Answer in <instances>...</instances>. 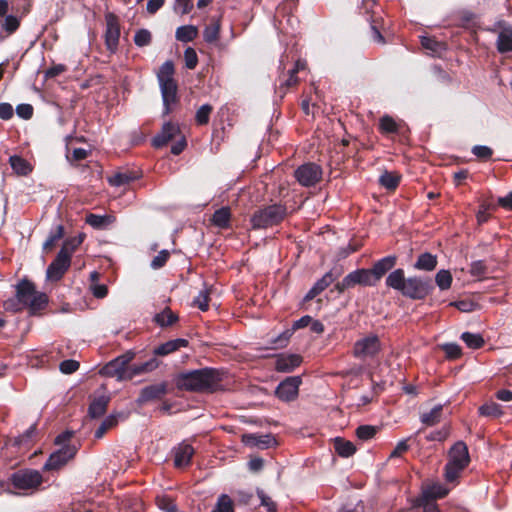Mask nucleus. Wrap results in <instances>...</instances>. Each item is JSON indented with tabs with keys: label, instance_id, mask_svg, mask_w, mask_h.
Masks as SVG:
<instances>
[{
	"label": "nucleus",
	"instance_id": "nucleus-1",
	"mask_svg": "<svg viewBox=\"0 0 512 512\" xmlns=\"http://www.w3.org/2000/svg\"><path fill=\"white\" fill-rule=\"evenodd\" d=\"M385 284L388 288L398 291L403 297L414 301L425 300L435 289L431 278L417 275L406 278L402 268L390 272Z\"/></svg>",
	"mask_w": 512,
	"mask_h": 512
},
{
	"label": "nucleus",
	"instance_id": "nucleus-14",
	"mask_svg": "<svg viewBox=\"0 0 512 512\" xmlns=\"http://www.w3.org/2000/svg\"><path fill=\"white\" fill-rule=\"evenodd\" d=\"M168 392L167 381L145 386L140 390L136 403L142 406L152 401L161 400Z\"/></svg>",
	"mask_w": 512,
	"mask_h": 512
},
{
	"label": "nucleus",
	"instance_id": "nucleus-45",
	"mask_svg": "<svg viewBox=\"0 0 512 512\" xmlns=\"http://www.w3.org/2000/svg\"><path fill=\"white\" fill-rule=\"evenodd\" d=\"M478 411L481 416H485V417L498 418L503 415V410H502L501 405H499L496 402L485 403L479 407Z\"/></svg>",
	"mask_w": 512,
	"mask_h": 512
},
{
	"label": "nucleus",
	"instance_id": "nucleus-2",
	"mask_svg": "<svg viewBox=\"0 0 512 512\" xmlns=\"http://www.w3.org/2000/svg\"><path fill=\"white\" fill-rule=\"evenodd\" d=\"M222 380L223 372L221 370L205 367L177 374L175 385L180 391L214 392L218 389Z\"/></svg>",
	"mask_w": 512,
	"mask_h": 512
},
{
	"label": "nucleus",
	"instance_id": "nucleus-51",
	"mask_svg": "<svg viewBox=\"0 0 512 512\" xmlns=\"http://www.w3.org/2000/svg\"><path fill=\"white\" fill-rule=\"evenodd\" d=\"M453 278L448 270H440L437 272L435 276V283L439 287L440 290H447L451 287Z\"/></svg>",
	"mask_w": 512,
	"mask_h": 512
},
{
	"label": "nucleus",
	"instance_id": "nucleus-35",
	"mask_svg": "<svg viewBox=\"0 0 512 512\" xmlns=\"http://www.w3.org/2000/svg\"><path fill=\"white\" fill-rule=\"evenodd\" d=\"M443 407L442 405L434 406L429 412L422 413L420 421L428 427L435 426L441 421Z\"/></svg>",
	"mask_w": 512,
	"mask_h": 512
},
{
	"label": "nucleus",
	"instance_id": "nucleus-5",
	"mask_svg": "<svg viewBox=\"0 0 512 512\" xmlns=\"http://www.w3.org/2000/svg\"><path fill=\"white\" fill-rule=\"evenodd\" d=\"M16 297L27 306L31 314L35 315L44 310L48 304V296L37 292L34 283L27 279L21 280L16 286Z\"/></svg>",
	"mask_w": 512,
	"mask_h": 512
},
{
	"label": "nucleus",
	"instance_id": "nucleus-43",
	"mask_svg": "<svg viewBox=\"0 0 512 512\" xmlns=\"http://www.w3.org/2000/svg\"><path fill=\"white\" fill-rule=\"evenodd\" d=\"M20 27V18L14 15H6L3 20H0V29L11 35L15 33Z\"/></svg>",
	"mask_w": 512,
	"mask_h": 512
},
{
	"label": "nucleus",
	"instance_id": "nucleus-28",
	"mask_svg": "<svg viewBox=\"0 0 512 512\" xmlns=\"http://www.w3.org/2000/svg\"><path fill=\"white\" fill-rule=\"evenodd\" d=\"M174 74H175L174 63L171 60H167L160 66V68L157 72V80H158L159 86L177 82L174 79Z\"/></svg>",
	"mask_w": 512,
	"mask_h": 512
},
{
	"label": "nucleus",
	"instance_id": "nucleus-19",
	"mask_svg": "<svg viewBox=\"0 0 512 512\" xmlns=\"http://www.w3.org/2000/svg\"><path fill=\"white\" fill-rule=\"evenodd\" d=\"M172 452L174 454V466L176 468H184L191 464L195 450L192 445L184 441L174 447Z\"/></svg>",
	"mask_w": 512,
	"mask_h": 512
},
{
	"label": "nucleus",
	"instance_id": "nucleus-10",
	"mask_svg": "<svg viewBox=\"0 0 512 512\" xmlns=\"http://www.w3.org/2000/svg\"><path fill=\"white\" fill-rule=\"evenodd\" d=\"M106 30L104 34L107 50L114 54L118 50L121 26L119 18L112 12L105 15Z\"/></svg>",
	"mask_w": 512,
	"mask_h": 512
},
{
	"label": "nucleus",
	"instance_id": "nucleus-59",
	"mask_svg": "<svg viewBox=\"0 0 512 512\" xmlns=\"http://www.w3.org/2000/svg\"><path fill=\"white\" fill-rule=\"evenodd\" d=\"M107 219V216L90 213L86 216V223L93 228L100 229L106 225Z\"/></svg>",
	"mask_w": 512,
	"mask_h": 512
},
{
	"label": "nucleus",
	"instance_id": "nucleus-54",
	"mask_svg": "<svg viewBox=\"0 0 512 512\" xmlns=\"http://www.w3.org/2000/svg\"><path fill=\"white\" fill-rule=\"evenodd\" d=\"M441 349L449 360H456L462 356V348L457 343H445Z\"/></svg>",
	"mask_w": 512,
	"mask_h": 512
},
{
	"label": "nucleus",
	"instance_id": "nucleus-31",
	"mask_svg": "<svg viewBox=\"0 0 512 512\" xmlns=\"http://www.w3.org/2000/svg\"><path fill=\"white\" fill-rule=\"evenodd\" d=\"M178 315L169 307H165L161 312L155 314L153 321L160 327H170L178 321Z\"/></svg>",
	"mask_w": 512,
	"mask_h": 512
},
{
	"label": "nucleus",
	"instance_id": "nucleus-39",
	"mask_svg": "<svg viewBox=\"0 0 512 512\" xmlns=\"http://www.w3.org/2000/svg\"><path fill=\"white\" fill-rule=\"evenodd\" d=\"M334 449L339 456L345 458L352 456L356 452V447L351 441L339 437L334 440Z\"/></svg>",
	"mask_w": 512,
	"mask_h": 512
},
{
	"label": "nucleus",
	"instance_id": "nucleus-42",
	"mask_svg": "<svg viewBox=\"0 0 512 512\" xmlns=\"http://www.w3.org/2000/svg\"><path fill=\"white\" fill-rule=\"evenodd\" d=\"M461 340L471 349H480L484 346L485 340L480 334L464 332L460 336Z\"/></svg>",
	"mask_w": 512,
	"mask_h": 512
},
{
	"label": "nucleus",
	"instance_id": "nucleus-18",
	"mask_svg": "<svg viewBox=\"0 0 512 512\" xmlns=\"http://www.w3.org/2000/svg\"><path fill=\"white\" fill-rule=\"evenodd\" d=\"M180 134L181 130L177 124L166 122L163 124L161 131L153 137L152 145L155 148H162Z\"/></svg>",
	"mask_w": 512,
	"mask_h": 512
},
{
	"label": "nucleus",
	"instance_id": "nucleus-55",
	"mask_svg": "<svg viewBox=\"0 0 512 512\" xmlns=\"http://www.w3.org/2000/svg\"><path fill=\"white\" fill-rule=\"evenodd\" d=\"M213 510L216 512H234L232 499L226 494L220 495Z\"/></svg>",
	"mask_w": 512,
	"mask_h": 512
},
{
	"label": "nucleus",
	"instance_id": "nucleus-6",
	"mask_svg": "<svg viewBox=\"0 0 512 512\" xmlns=\"http://www.w3.org/2000/svg\"><path fill=\"white\" fill-rule=\"evenodd\" d=\"M287 209L281 204H272L257 209L250 218L254 230L267 229L279 225L286 216Z\"/></svg>",
	"mask_w": 512,
	"mask_h": 512
},
{
	"label": "nucleus",
	"instance_id": "nucleus-9",
	"mask_svg": "<svg viewBox=\"0 0 512 512\" xmlns=\"http://www.w3.org/2000/svg\"><path fill=\"white\" fill-rule=\"evenodd\" d=\"M322 175L321 166L312 162L300 165L294 172L296 180L304 187L315 186L322 180Z\"/></svg>",
	"mask_w": 512,
	"mask_h": 512
},
{
	"label": "nucleus",
	"instance_id": "nucleus-13",
	"mask_svg": "<svg viewBox=\"0 0 512 512\" xmlns=\"http://www.w3.org/2000/svg\"><path fill=\"white\" fill-rule=\"evenodd\" d=\"M381 350V344L377 335H369L355 342L353 355L356 358L374 357Z\"/></svg>",
	"mask_w": 512,
	"mask_h": 512
},
{
	"label": "nucleus",
	"instance_id": "nucleus-36",
	"mask_svg": "<svg viewBox=\"0 0 512 512\" xmlns=\"http://www.w3.org/2000/svg\"><path fill=\"white\" fill-rule=\"evenodd\" d=\"M11 168L18 175L26 176L32 171L30 163L18 155H13L9 158Z\"/></svg>",
	"mask_w": 512,
	"mask_h": 512
},
{
	"label": "nucleus",
	"instance_id": "nucleus-46",
	"mask_svg": "<svg viewBox=\"0 0 512 512\" xmlns=\"http://www.w3.org/2000/svg\"><path fill=\"white\" fill-rule=\"evenodd\" d=\"M211 288L205 286L193 300V306L205 312L209 309Z\"/></svg>",
	"mask_w": 512,
	"mask_h": 512
},
{
	"label": "nucleus",
	"instance_id": "nucleus-15",
	"mask_svg": "<svg viewBox=\"0 0 512 512\" xmlns=\"http://www.w3.org/2000/svg\"><path fill=\"white\" fill-rule=\"evenodd\" d=\"M302 383L300 376H290L284 379L276 388V396L286 402L293 401L297 398L299 386Z\"/></svg>",
	"mask_w": 512,
	"mask_h": 512
},
{
	"label": "nucleus",
	"instance_id": "nucleus-17",
	"mask_svg": "<svg viewBox=\"0 0 512 512\" xmlns=\"http://www.w3.org/2000/svg\"><path fill=\"white\" fill-rule=\"evenodd\" d=\"M160 91L163 100V116L173 112L174 106L179 103L177 82L161 85Z\"/></svg>",
	"mask_w": 512,
	"mask_h": 512
},
{
	"label": "nucleus",
	"instance_id": "nucleus-40",
	"mask_svg": "<svg viewBox=\"0 0 512 512\" xmlns=\"http://www.w3.org/2000/svg\"><path fill=\"white\" fill-rule=\"evenodd\" d=\"M198 35V29L193 25H184L177 28L175 37L178 41L188 43L193 41Z\"/></svg>",
	"mask_w": 512,
	"mask_h": 512
},
{
	"label": "nucleus",
	"instance_id": "nucleus-50",
	"mask_svg": "<svg viewBox=\"0 0 512 512\" xmlns=\"http://www.w3.org/2000/svg\"><path fill=\"white\" fill-rule=\"evenodd\" d=\"M37 433V424H32L23 434L15 438L14 444L17 446L29 445L33 442Z\"/></svg>",
	"mask_w": 512,
	"mask_h": 512
},
{
	"label": "nucleus",
	"instance_id": "nucleus-8",
	"mask_svg": "<svg viewBox=\"0 0 512 512\" xmlns=\"http://www.w3.org/2000/svg\"><path fill=\"white\" fill-rule=\"evenodd\" d=\"M136 356L133 350H128L122 355L108 362L102 369V373L109 377H116L118 380H125L123 377L127 373L128 364H130Z\"/></svg>",
	"mask_w": 512,
	"mask_h": 512
},
{
	"label": "nucleus",
	"instance_id": "nucleus-22",
	"mask_svg": "<svg viewBox=\"0 0 512 512\" xmlns=\"http://www.w3.org/2000/svg\"><path fill=\"white\" fill-rule=\"evenodd\" d=\"M303 361L301 355L298 354H281L277 357L275 362V369L278 372H292L295 368L299 367Z\"/></svg>",
	"mask_w": 512,
	"mask_h": 512
},
{
	"label": "nucleus",
	"instance_id": "nucleus-34",
	"mask_svg": "<svg viewBox=\"0 0 512 512\" xmlns=\"http://www.w3.org/2000/svg\"><path fill=\"white\" fill-rule=\"evenodd\" d=\"M140 177V173L138 171H129L126 170L124 172H118L115 175H113L109 182L112 186H123L126 184H129L135 180H137Z\"/></svg>",
	"mask_w": 512,
	"mask_h": 512
},
{
	"label": "nucleus",
	"instance_id": "nucleus-29",
	"mask_svg": "<svg viewBox=\"0 0 512 512\" xmlns=\"http://www.w3.org/2000/svg\"><path fill=\"white\" fill-rule=\"evenodd\" d=\"M110 398L108 396L102 395L96 397L89 405L88 413L91 418H99L103 416L107 411V406L109 404Z\"/></svg>",
	"mask_w": 512,
	"mask_h": 512
},
{
	"label": "nucleus",
	"instance_id": "nucleus-60",
	"mask_svg": "<svg viewBox=\"0 0 512 512\" xmlns=\"http://www.w3.org/2000/svg\"><path fill=\"white\" fill-rule=\"evenodd\" d=\"M252 440V444L259 447V448H268L272 445L273 442H275V439L271 435H264V436H254L251 435L249 437Z\"/></svg>",
	"mask_w": 512,
	"mask_h": 512
},
{
	"label": "nucleus",
	"instance_id": "nucleus-3",
	"mask_svg": "<svg viewBox=\"0 0 512 512\" xmlns=\"http://www.w3.org/2000/svg\"><path fill=\"white\" fill-rule=\"evenodd\" d=\"M43 482L44 478L40 471L31 468H23L12 473L8 478V482L0 481V488L10 494H16L8 488V484H11L16 490L30 491L33 493L39 490Z\"/></svg>",
	"mask_w": 512,
	"mask_h": 512
},
{
	"label": "nucleus",
	"instance_id": "nucleus-49",
	"mask_svg": "<svg viewBox=\"0 0 512 512\" xmlns=\"http://www.w3.org/2000/svg\"><path fill=\"white\" fill-rule=\"evenodd\" d=\"M84 238V234H79L78 236L67 238L60 250H64L66 254H68L71 258L72 253L83 243Z\"/></svg>",
	"mask_w": 512,
	"mask_h": 512
},
{
	"label": "nucleus",
	"instance_id": "nucleus-33",
	"mask_svg": "<svg viewBox=\"0 0 512 512\" xmlns=\"http://www.w3.org/2000/svg\"><path fill=\"white\" fill-rule=\"evenodd\" d=\"M401 178V175L397 172L385 171L379 177V184L387 191L394 192L398 188Z\"/></svg>",
	"mask_w": 512,
	"mask_h": 512
},
{
	"label": "nucleus",
	"instance_id": "nucleus-23",
	"mask_svg": "<svg viewBox=\"0 0 512 512\" xmlns=\"http://www.w3.org/2000/svg\"><path fill=\"white\" fill-rule=\"evenodd\" d=\"M448 462L467 467L470 463L468 447L463 441L456 442L449 451Z\"/></svg>",
	"mask_w": 512,
	"mask_h": 512
},
{
	"label": "nucleus",
	"instance_id": "nucleus-7",
	"mask_svg": "<svg viewBox=\"0 0 512 512\" xmlns=\"http://www.w3.org/2000/svg\"><path fill=\"white\" fill-rule=\"evenodd\" d=\"M376 284L370 269L360 268L347 274L342 281L335 284L334 288L338 293L342 294L346 290L354 288L356 285L372 287Z\"/></svg>",
	"mask_w": 512,
	"mask_h": 512
},
{
	"label": "nucleus",
	"instance_id": "nucleus-37",
	"mask_svg": "<svg viewBox=\"0 0 512 512\" xmlns=\"http://www.w3.org/2000/svg\"><path fill=\"white\" fill-rule=\"evenodd\" d=\"M466 467L463 465L447 462L444 467V478L447 483H457Z\"/></svg>",
	"mask_w": 512,
	"mask_h": 512
},
{
	"label": "nucleus",
	"instance_id": "nucleus-56",
	"mask_svg": "<svg viewBox=\"0 0 512 512\" xmlns=\"http://www.w3.org/2000/svg\"><path fill=\"white\" fill-rule=\"evenodd\" d=\"M152 42V34L147 29H139L134 35V43L138 47H145Z\"/></svg>",
	"mask_w": 512,
	"mask_h": 512
},
{
	"label": "nucleus",
	"instance_id": "nucleus-64",
	"mask_svg": "<svg viewBox=\"0 0 512 512\" xmlns=\"http://www.w3.org/2000/svg\"><path fill=\"white\" fill-rule=\"evenodd\" d=\"M170 258V253L168 250H161L152 260L151 267L153 269H159L165 266L168 259Z\"/></svg>",
	"mask_w": 512,
	"mask_h": 512
},
{
	"label": "nucleus",
	"instance_id": "nucleus-58",
	"mask_svg": "<svg viewBox=\"0 0 512 512\" xmlns=\"http://www.w3.org/2000/svg\"><path fill=\"white\" fill-rule=\"evenodd\" d=\"M257 496L261 501V506L265 507L267 512H277L276 503L262 489H257Z\"/></svg>",
	"mask_w": 512,
	"mask_h": 512
},
{
	"label": "nucleus",
	"instance_id": "nucleus-32",
	"mask_svg": "<svg viewBox=\"0 0 512 512\" xmlns=\"http://www.w3.org/2000/svg\"><path fill=\"white\" fill-rule=\"evenodd\" d=\"M437 257L431 253L425 252L418 256L413 267L420 271H433L437 266Z\"/></svg>",
	"mask_w": 512,
	"mask_h": 512
},
{
	"label": "nucleus",
	"instance_id": "nucleus-11",
	"mask_svg": "<svg viewBox=\"0 0 512 512\" xmlns=\"http://www.w3.org/2000/svg\"><path fill=\"white\" fill-rule=\"evenodd\" d=\"M77 448L74 445H64L53 452L43 466V471H58L64 467L69 460L74 458Z\"/></svg>",
	"mask_w": 512,
	"mask_h": 512
},
{
	"label": "nucleus",
	"instance_id": "nucleus-62",
	"mask_svg": "<svg viewBox=\"0 0 512 512\" xmlns=\"http://www.w3.org/2000/svg\"><path fill=\"white\" fill-rule=\"evenodd\" d=\"M472 153L481 160H489L493 155V150L484 145H475L472 148Z\"/></svg>",
	"mask_w": 512,
	"mask_h": 512
},
{
	"label": "nucleus",
	"instance_id": "nucleus-53",
	"mask_svg": "<svg viewBox=\"0 0 512 512\" xmlns=\"http://www.w3.org/2000/svg\"><path fill=\"white\" fill-rule=\"evenodd\" d=\"M117 418L113 415H110L108 417H106L102 423L100 424V426L96 429L95 433H94V437L96 439H101L105 434L106 432L117 425Z\"/></svg>",
	"mask_w": 512,
	"mask_h": 512
},
{
	"label": "nucleus",
	"instance_id": "nucleus-38",
	"mask_svg": "<svg viewBox=\"0 0 512 512\" xmlns=\"http://www.w3.org/2000/svg\"><path fill=\"white\" fill-rule=\"evenodd\" d=\"M157 507L163 512H178L175 498L168 494H160L155 498Z\"/></svg>",
	"mask_w": 512,
	"mask_h": 512
},
{
	"label": "nucleus",
	"instance_id": "nucleus-44",
	"mask_svg": "<svg viewBox=\"0 0 512 512\" xmlns=\"http://www.w3.org/2000/svg\"><path fill=\"white\" fill-rule=\"evenodd\" d=\"M64 237V227L63 225H57L54 230H52L46 239V241L43 243V250L44 251H51L56 243Z\"/></svg>",
	"mask_w": 512,
	"mask_h": 512
},
{
	"label": "nucleus",
	"instance_id": "nucleus-41",
	"mask_svg": "<svg viewBox=\"0 0 512 512\" xmlns=\"http://www.w3.org/2000/svg\"><path fill=\"white\" fill-rule=\"evenodd\" d=\"M399 124L389 115L379 120V132L383 135L399 133Z\"/></svg>",
	"mask_w": 512,
	"mask_h": 512
},
{
	"label": "nucleus",
	"instance_id": "nucleus-48",
	"mask_svg": "<svg viewBox=\"0 0 512 512\" xmlns=\"http://www.w3.org/2000/svg\"><path fill=\"white\" fill-rule=\"evenodd\" d=\"M213 111V106L210 104H204L196 111L195 121L199 126L207 125L210 120V115Z\"/></svg>",
	"mask_w": 512,
	"mask_h": 512
},
{
	"label": "nucleus",
	"instance_id": "nucleus-20",
	"mask_svg": "<svg viewBox=\"0 0 512 512\" xmlns=\"http://www.w3.org/2000/svg\"><path fill=\"white\" fill-rule=\"evenodd\" d=\"M161 361L156 357H152L146 362L140 364H128L126 375L123 377L125 380H132L135 376L152 372L156 370L160 365Z\"/></svg>",
	"mask_w": 512,
	"mask_h": 512
},
{
	"label": "nucleus",
	"instance_id": "nucleus-21",
	"mask_svg": "<svg viewBox=\"0 0 512 512\" xmlns=\"http://www.w3.org/2000/svg\"><path fill=\"white\" fill-rule=\"evenodd\" d=\"M397 264V257L395 255H389L377 260L370 271L373 275V279H375L376 283H378L387 272L392 270Z\"/></svg>",
	"mask_w": 512,
	"mask_h": 512
},
{
	"label": "nucleus",
	"instance_id": "nucleus-12",
	"mask_svg": "<svg viewBox=\"0 0 512 512\" xmlns=\"http://www.w3.org/2000/svg\"><path fill=\"white\" fill-rule=\"evenodd\" d=\"M344 269L341 265L334 266L327 273H325L321 279H319L313 287L304 296V301L308 302L313 300L316 296L321 294L326 288H328L333 282L342 276Z\"/></svg>",
	"mask_w": 512,
	"mask_h": 512
},
{
	"label": "nucleus",
	"instance_id": "nucleus-47",
	"mask_svg": "<svg viewBox=\"0 0 512 512\" xmlns=\"http://www.w3.org/2000/svg\"><path fill=\"white\" fill-rule=\"evenodd\" d=\"M379 427L373 425H360L356 428L355 434L358 439L368 441L375 437L378 433Z\"/></svg>",
	"mask_w": 512,
	"mask_h": 512
},
{
	"label": "nucleus",
	"instance_id": "nucleus-25",
	"mask_svg": "<svg viewBox=\"0 0 512 512\" xmlns=\"http://www.w3.org/2000/svg\"><path fill=\"white\" fill-rule=\"evenodd\" d=\"M231 220V209L228 206L217 209L210 218V222L213 226L223 230H227L232 227Z\"/></svg>",
	"mask_w": 512,
	"mask_h": 512
},
{
	"label": "nucleus",
	"instance_id": "nucleus-30",
	"mask_svg": "<svg viewBox=\"0 0 512 512\" xmlns=\"http://www.w3.org/2000/svg\"><path fill=\"white\" fill-rule=\"evenodd\" d=\"M496 47L501 54L512 51V27H506L499 32Z\"/></svg>",
	"mask_w": 512,
	"mask_h": 512
},
{
	"label": "nucleus",
	"instance_id": "nucleus-61",
	"mask_svg": "<svg viewBox=\"0 0 512 512\" xmlns=\"http://www.w3.org/2000/svg\"><path fill=\"white\" fill-rule=\"evenodd\" d=\"M184 60L185 66L188 69H195L198 63V56L196 51L191 47L186 48V50L184 51Z\"/></svg>",
	"mask_w": 512,
	"mask_h": 512
},
{
	"label": "nucleus",
	"instance_id": "nucleus-27",
	"mask_svg": "<svg viewBox=\"0 0 512 512\" xmlns=\"http://www.w3.org/2000/svg\"><path fill=\"white\" fill-rule=\"evenodd\" d=\"M221 30V18L220 17H211L210 23L205 27L203 31L204 41L212 44L215 43L220 36Z\"/></svg>",
	"mask_w": 512,
	"mask_h": 512
},
{
	"label": "nucleus",
	"instance_id": "nucleus-16",
	"mask_svg": "<svg viewBox=\"0 0 512 512\" xmlns=\"http://www.w3.org/2000/svg\"><path fill=\"white\" fill-rule=\"evenodd\" d=\"M71 265V259L64 250H60L55 259L47 268V278L51 281H59L63 278Z\"/></svg>",
	"mask_w": 512,
	"mask_h": 512
},
{
	"label": "nucleus",
	"instance_id": "nucleus-63",
	"mask_svg": "<svg viewBox=\"0 0 512 512\" xmlns=\"http://www.w3.org/2000/svg\"><path fill=\"white\" fill-rule=\"evenodd\" d=\"M449 305L457 308L461 312H472L475 310L477 306V304L470 299L454 301L451 302Z\"/></svg>",
	"mask_w": 512,
	"mask_h": 512
},
{
	"label": "nucleus",
	"instance_id": "nucleus-26",
	"mask_svg": "<svg viewBox=\"0 0 512 512\" xmlns=\"http://www.w3.org/2000/svg\"><path fill=\"white\" fill-rule=\"evenodd\" d=\"M450 492V489L440 483H433L423 489L419 499L426 501H434L446 497Z\"/></svg>",
	"mask_w": 512,
	"mask_h": 512
},
{
	"label": "nucleus",
	"instance_id": "nucleus-4",
	"mask_svg": "<svg viewBox=\"0 0 512 512\" xmlns=\"http://www.w3.org/2000/svg\"><path fill=\"white\" fill-rule=\"evenodd\" d=\"M285 59L288 60V56L281 58L279 64V70L281 71L275 84V93L280 99H283L290 89L298 86L300 78L298 74L306 70V62L300 59L292 63L290 67H287Z\"/></svg>",
	"mask_w": 512,
	"mask_h": 512
},
{
	"label": "nucleus",
	"instance_id": "nucleus-57",
	"mask_svg": "<svg viewBox=\"0 0 512 512\" xmlns=\"http://www.w3.org/2000/svg\"><path fill=\"white\" fill-rule=\"evenodd\" d=\"M420 42L424 49L429 50L432 53H439L443 49V44L433 37L422 36Z\"/></svg>",
	"mask_w": 512,
	"mask_h": 512
},
{
	"label": "nucleus",
	"instance_id": "nucleus-52",
	"mask_svg": "<svg viewBox=\"0 0 512 512\" xmlns=\"http://www.w3.org/2000/svg\"><path fill=\"white\" fill-rule=\"evenodd\" d=\"M469 273L473 277H477L479 280L484 279L485 275L488 273V267L483 260L473 261L470 264Z\"/></svg>",
	"mask_w": 512,
	"mask_h": 512
},
{
	"label": "nucleus",
	"instance_id": "nucleus-24",
	"mask_svg": "<svg viewBox=\"0 0 512 512\" xmlns=\"http://www.w3.org/2000/svg\"><path fill=\"white\" fill-rule=\"evenodd\" d=\"M189 345L188 340L183 338H177L169 340L161 345L155 347L152 351L153 357H164L178 351L180 348L187 347Z\"/></svg>",
	"mask_w": 512,
	"mask_h": 512
}]
</instances>
